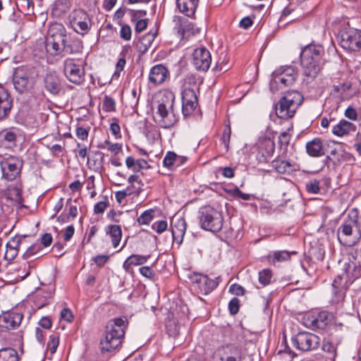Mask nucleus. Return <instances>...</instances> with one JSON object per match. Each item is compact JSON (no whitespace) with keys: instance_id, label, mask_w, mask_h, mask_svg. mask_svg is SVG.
Instances as JSON below:
<instances>
[{"instance_id":"6e6d98bb","label":"nucleus","mask_w":361,"mask_h":361,"mask_svg":"<svg viewBox=\"0 0 361 361\" xmlns=\"http://www.w3.org/2000/svg\"><path fill=\"white\" fill-rule=\"evenodd\" d=\"M120 36L123 39L129 41L132 36L131 27L128 25H123L120 30Z\"/></svg>"},{"instance_id":"0eeeda50","label":"nucleus","mask_w":361,"mask_h":361,"mask_svg":"<svg viewBox=\"0 0 361 361\" xmlns=\"http://www.w3.org/2000/svg\"><path fill=\"white\" fill-rule=\"evenodd\" d=\"M274 78L270 81V89L273 92L295 82L296 71L293 67L288 66L276 70L273 73Z\"/></svg>"},{"instance_id":"a18cd8bd","label":"nucleus","mask_w":361,"mask_h":361,"mask_svg":"<svg viewBox=\"0 0 361 361\" xmlns=\"http://www.w3.org/2000/svg\"><path fill=\"white\" fill-rule=\"evenodd\" d=\"M342 280V277L341 276H338L332 283L334 293L335 295H339V299H342L343 297Z\"/></svg>"},{"instance_id":"f03ea898","label":"nucleus","mask_w":361,"mask_h":361,"mask_svg":"<svg viewBox=\"0 0 361 361\" xmlns=\"http://www.w3.org/2000/svg\"><path fill=\"white\" fill-rule=\"evenodd\" d=\"M158 97L154 120L163 128H171L178 120V117L173 111L175 94L173 92L165 90L159 92Z\"/></svg>"},{"instance_id":"dca6fc26","label":"nucleus","mask_w":361,"mask_h":361,"mask_svg":"<svg viewBox=\"0 0 361 361\" xmlns=\"http://www.w3.org/2000/svg\"><path fill=\"white\" fill-rule=\"evenodd\" d=\"M197 105V97L194 90L185 87L182 92V111L184 116L190 115Z\"/></svg>"},{"instance_id":"9d476101","label":"nucleus","mask_w":361,"mask_h":361,"mask_svg":"<svg viewBox=\"0 0 361 361\" xmlns=\"http://www.w3.org/2000/svg\"><path fill=\"white\" fill-rule=\"evenodd\" d=\"M341 46L347 50L358 51L361 50V30L348 29L341 34Z\"/></svg>"},{"instance_id":"f3484780","label":"nucleus","mask_w":361,"mask_h":361,"mask_svg":"<svg viewBox=\"0 0 361 361\" xmlns=\"http://www.w3.org/2000/svg\"><path fill=\"white\" fill-rule=\"evenodd\" d=\"M23 318V314L16 312H9L0 317V327L6 329L18 328Z\"/></svg>"},{"instance_id":"c756f323","label":"nucleus","mask_w":361,"mask_h":361,"mask_svg":"<svg viewBox=\"0 0 361 361\" xmlns=\"http://www.w3.org/2000/svg\"><path fill=\"white\" fill-rule=\"evenodd\" d=\"M45 88L51 93L56 94L60 89V80L54 74H48L44 78Z\"/></svg>"},{"instance_id":"bb28decb","label":"nucleus","mask_w":361,"mask_h":361,"mask_svg":"<svg viewBox=\"0 0 361 361\" xmlns=\"http://www.w3.org/2000/svg\"><path fill=\"white\" fill-rule=\"evenodd\" d=\"M355 130L356 128L352 123L345 120H341L338 123L334 126L332 133L338 137H341L350 133V132H355Z\"/></svg>"},{"instance_id":"338daca9","label":"nucleus","mask_w":361,"mask_h":361,"mask_svg":"<svg viewBox=\"0 0 361 361\" xmlns=\"http://www.w3.org/2000/svg\"><path fill=\"white\" fill-rule=\"evenodd\" d=\"M126 65V59L124 58L120 59L116 63V71L114 72L113 77L118 78L120 72L123 69Z\"/></svg>"},{"instance_id":"2eb2a0df","label":"nucleus","mask_w":361,"mask_h":361,"mask_svg":"<svg viewBox=\"0 0 361 361\" xmlns=\"http://www.w3.org/2000/svg\"><path fill=\"white\" fill-rule=\"evenodd\" d=\"M3 176L8 181L15 180L20 174V161L13 157L5 159L1 163Z\"/></svg>"},{"instance_id":"49530a36","label":"nucleus","mask_w":361,"mask_h":361,"mask_svg":"<svg viewBox=\"0 0 361 361\" xmlns=\"http://www.w3.org/2000/svg\"><path fill=\"white\" fill-rule=\"evenodd\" d=\"M348 274H351L355 277H359L361 276V263L359 262L358 265L355 262H350L346 269Z\"/></svg>"},{"instance_id":"7c9ffc66","label":"nucleus","mask_w":361,"mask_h":361,"mask_svg":"<svg viewBox=\"0 0 361 361\" xmlns=\"http://www.w3.org/2000/svg\"><path fill=\"white\" fill-rule=\"evenodd\" d=\"M322 354L321 357L323 361H335L336 350L335 346L329 342H326L322 345Z\"/></svg>"},{"instance_id":"4d7b16f0","label":"nucleus","mask_w":361,"mask_h":361,"mask_svg":"<svg viewBox=\"0 0 361 361\" xmlns=\"http://www.w3.org/2000/svg\"><path fill=\"white\" fill-rule=\"evenodd\" d=\"M221 59H222L221 61H217L215 69L219 71H226L228 69L227 66L226 55L221 53L219 60Z\"/></svg>"},{"instance_id":"c85d7f7f","label":"nucleus","mask_w":361,"mask_h":361,"mask_svg":"<svg viewBox=\"0 0 361 361\" xmlns=\"http://www.w3.org/2000/svg\"><path fill=\"white\" fill-rule=\"evenodd\" d=\"M68 213L63 212L57 217L56 224L54 228L59 233H61L65 240H68Z\"/></svg>"},{"instance_id":"aec40b11","label":"nucleus","mask_w":361,"mask_h":361,"mask_svg":"<svg viewBox=\"0 0 361 361\" xmlns=\"http://www.w3.org/2000/svg\"><path fill=\"white\" fill-rule=\"evenodd\" d=\"M186 222L183 218H176L171 221V233L173 241L180 245L182 243L186 231Z\"/></svg>"},{"instance_id":"39448f33","label":"nucleus","mask_w":361,"mask_h":361,"mask_svg":"<svg viewBox=\"0 0 361 361\" xmlns=\"http://www.w3.org/2000/svg\"><path fill=\"white\" fill-rule=\"evenodd\" d=\"M49 36L47 39L46 49L52 55H56L63 51L66 48L67 40L66 30L60 23H56L51 26L49 30Z\"/></svg>"},{"instance_id":"20e7f679","label":"nucleus","mask_w":361,"mask_h":361,"mask_svg":"<svg viewBox=\"0 0 361 361\" xmlns=\"http://www.w3.org/2000/svg\"><path fill=\"white\" fill-rule=\"evenodd\" d=\"M303 101V97L298 91H288L275 105L276 115L283 119L293 117L298 106Z\"/></svg>"},{"instance_id":"a19ab883","label":"nucleus","mask_w":361,"mask_h":361,"mask_svg":"<svg viewBox=\"0 0 361 361\" xmlns=\"http://www.w3.org/2000/svg\"><path fill=\"white\" fill-rule=\"evenodd\" d=\"M176 159L177 154L175 152H168L163 160L164 166L172 169L176 164Z\"/></svg>"},{"instance_id":"bf43d9fd","label":"nucleus","mask_w":361,"mask_h":361,"mask_svg":"<svg viewBox=\"0 0 361 361\" xmlns=\"http://www.w3.org/2000/svg\"><path fill=\"white\" fill-rule=\"evenodd\" d=\"M240 301L237 298H233L229 302L228 308L231 314L234 315L238 313L239 310Z\"/></svg>"},{"instance_id":"4468645a","label":"nucleus","mask_w":361,"mask_h":361,"mask_svg":"<svg viewBox=\"0 0 361 361\" xmlns=\"http://www.w3.org/2000/svg\"><path fill=\"white\" fill-rule=\"evenodd\" d=\"M212 63L210 52L204 47L195 49L192 54V63L197 70L207 71Z\"/></svg>"},{"instance_id":"69168bd1","label":"nucleus","mask_w":361,"mask_h":361,"mask_svg":"<svg viewBox=\"0 0 361 361\" xmlns=\"http://www.w3.org/2000/svg\"><path fill=\"white\" fill-rule=\"evenodd\" d=\"M130 195L129 190L124 189L123 190L117 191L115 194L116 199L118 202L121 203L123 200L127 197Z\"/></svg>"},{"instance_id":"1a4fd4ad","label":"nucleus","mask_w":361,"mask_h":361,"mask_svg":"<svg viewBox=\"0 0 361 361\" xmlns=\"http://www.w3.org/2000/svg\"><path fill=\"white\" fill-rule=\"evenodd\" d=\"M294 345L302 351H310L317 349L320 344V338L310 332H299L293 338Z\"/></svg>"},{"instance_id":"680f3d73","label":"nucleus","mask_w":361,"mask_h":361,"mask_svg":"<svg viewBox=\"0 0 361 361\" xmlns=\"http://www.w3.org/2000/svg\"><path fill=\"white\" fill-rule=\"evenodd\" d=\"M75 133L78 138L82 140H85L88 137L89 131L87 129L85 128L77 126L75 129Z\"/></svg>"},{"instance_id":"774afa93","label":"nucleus","mask_w":361,"mask_h":361,"mask_svg":"<svg viewBox=\"0 0 361 361\" xmlns=\"http://www.w3.org/2000/svg\"><path fill=\"white\" fill-rule=\"evenodd\" d=\"M84 181H80V180H76L73 183L69 184V189H71L73 192H80Z\"/></svg>"},{"instance_id":"4c0bfd02","label":"nucleus","mask_w":361,"mask_h":361,"mask_svg":"<svg viewBox=\"0 0 361 361\" xmlns=\"http://www.w3.org/2000/svg\"><path fill=\"white\" fill-rule=\"evenodd\" d=\"M68 11L67 0H57L52 9L53 15L60 17Z\"/></svg>"},{"instance_id":"72a5a7b5","label":"nucleus","mask_w":361,"mask_h":361,"mask_svg":"<svg viewBox=\"0 0 361 361\" xmlns=\"http://www.w3.org/2000/svg\"><path fill=\"white\" fill-rule=\"evenodd\" d=\"M107 233H109L111 238L113 246L114 247H116L118 245L122 236V231L121 227L118 225L109 226Z\"/></svg>"},{"instance_id":"f257e3e1","label":"nucleus","mask_w":361,"mask_h":361,"mask_svg":"<svg viewBox=\"0 0 361 361\" xmlns=\"http://www.w3.org/2000/svg\"><path fill=\"white\" fill-rule=\"evenodd\" d=\"M324 54V48L317 44H309L302 50L301 66L307 82L313 80L321 71Z\"/></svg>"},{"instance_id":"9b49d317","label":"nucleus","mask_w":361,"mask_h":361,"mask_svg":"<svg viewBox=\"0 0 361 361\" xmlns=\"http://www.w3.org/2000/svg\"><path fill=\"white\" fill-rule=\"evenodd\" d=\"M72 28L78 34L85 35L91 27V20L87 13L82 10H74L69 20Z\"/></svg>"},{"instance_id":"e2e57ef3","label":"nucleus","mask_w":361,"mask_h":361,"mask_svg":"<svg viewBox=\"0 0 361 361\" xmlns=\"http://www.w3.org/2000/svg\"><path fill=\"white\" fill-rule=\"evenodd\" d=\"M290 135L287 132H283L279 137V143L281 146H287L289 144Z\"/></svg>"},{"instance_id":"b1692460","label":"nucleus","mask_w":361,"mask_h":361,"mask_svg":"<svg viewBox=\"0 0 361 361\" xmlns=\"http://www.w3.org/2000/svg\"><path fill=\"white\" fill-rule=\"evenodd\" d=\"M20 239L18 237H13L6 245L4 259L8 262L13 261L18 254Z\"/></svg>"},{"instance_id":"5fc2aeb1","label":"nucleus","mask_w":361,"mask_h":361,"mask_svg":"<svg viewBox=\"0 0 361 361\" xmlns=\"http://www.w3.org/2000/svg\"><path fill=\"white\" fill-rule=\"evenodd\" d=\"M131 20L135 23V30L136 32H141L144 31L146 29L149 21L147 18Z\"/></svg>"},{"instance_id":"58836bf2","label":"nucleus","mask_w":361,"mask_h":361,"mask_svg":"<svg viewBox=\"0 0 361 361\" xmlns=\"http://www.w3.org/2000/svg\"><path fill=\"white\" fill-rule=\"evenodd\" d=\"M0 139L6 145H14L16 140V134L11 130H4L0 133Z\"/></svg>"},{"instance_id":"c9c22d12","label":"nucleus","mask_w":361,"mask_h":361,"mask_svg":"<svg viewBox=\"0 0 361 361\" xmlns=\"http://www.w3.org/2000/svg\"><path fill=\"white\" fill-rule=\"evenodd\" d=\"M50 298V293H44L39 290L34 296V303L38 309H40L49 303V299Z\"/></svg>"},{"instance_id":"0e129e2a","label":"nucleus","mask_w":361,"mask_h":361,"mask_svg":"<svg viewBox=\"0 0 361 361\" xmlns=\"http://www.w3.org/2000/svg\"><path fill=\"white\" fill-rule=\"evenodd\" d=\"M140 274L147 279H152L154 276V271L149 267H142L139 269Z\"/></svg>"},{"instance_id":"5701e85b","label":"nucleus","mask_w":361,"mask_h":361,"mask_svg":"<svg viewBox=\"0 0 361 361\" xmlns=\"http://www.w3.org/2000/svg\"><path fill=\"white\" fill-rule=\"evenodd\" d=\"M150 255H131L123 262V268L126 272L132 274V266L144 264L149 259Z\"/></svg>"},{"instance_id":"cd10ccee","label":"nucleus","mask_w":361,"mask_h":361,"mask_svg":"<svg viewBox=\"0 0 361 361\" xmlns=\"http://www.w3.org/2000/svg\"><path fill=\"white\" fill-rule=\"evenodd\" d=\"M306 149L308 154L311 157H321L324 153L322 150V142L319 138L308 142L306 145Z\"/></svg>"},{"instance_id":"6e6552de","label":"nucleus","mask_w":361,"mask_h":361,"mask_svg":"<svg viewBox=\"0 0 361 361\" xmlns=\"http://www.w3.org/2000/svg\"><path fill=\"white\" fill-rule=\"evenodd\" d=\"M193 289L200 294L207 295L219 285L220 278L209 279L207 275L194 273L190 276Z\"/></svg>"},{"instance_id":"052dcab7","label":"nucleus","mask_w":361,"mask_h":361,"mask_svg":"<svg viewBox=\"0 0 361 361\" xmlns=\"http://www.w3.org/2000/svg\"><path fill=\"white\" fill-rule=\"evenodd\" d=\"M229 291L235 295H243L245 290L242 286L238 283H233L230 286Z\"/></svg>"},{"instance_id":"ddd939ff","label":"nucleus","mask_w":361,"mask_h":361,"mask_svg":"<svg viewBox=\"0 0 361 361\" xmlns=\"http://www.w3.org/2000/svg\"><path fill=\"white\" fill-rule=\"evenodd\" d=\"M355 222L349 221L343 223L338 230V239L339 242L345 246H353L357 243L359 237L353 233V227Z\"/></svg>"},{"instance_id":"37998d69","label":"nucleus","mask_w":361,"mask_h":361,"mask_svg":"<svg viewBox=\"0 0 361 361\" xmlns=\"http://www.w3.org/2000/svg\"><path fill=\"white\" fill-rule=\"evenodd\" d=\"M274 164L276 170L281 173L289 171L292 168L291 164L288 161L283 160L274 161Z\"/></svg>"},{"instance_id":"412c9836","label":"nucleus","mask_w":361,"mask_h":361,"mask_svg":"<svg viewBox=\"0 0 361 361\" xmlns=\"http://www.w3.org/2000/svg\"><path fill=\"white\" fill-rule=\"evenodd\" d=\"M178 20L179 23L178 32L183 39H188L200 32V29L187 19L179 17Z\"/></svg>"},{"instance_id":"473e14b6","label":"nucleus","mask_w":361,"mask_h":361,"mask_svg":"<svg viewBox=\"0 0 361 361\" xmlns=\"http://www.w3.org/2000/svg\"><path fill=\"white\" fill-rule=\"evenodd\" d=\"M0 361H19L18 352L13 348L0 349Z\"/></svg>"},{"instance_id":"f704fd0d","label":"nucleus","mask_w":361,"mask_h":361,"mask_svg":"<svg viewBox=\"0 0 361 361\" xmlns=\"http://www.w3.org/2000/svg\"><path fill=\"white\" fill-rule=\"evenodd\" d=\"M215 361H242V356L241 353L237 349H235L234 352L231 353V355L226 353L224 354L216 353Z\"/></svg>"},{"instance_id":"13d9d810","label":"nucleus","mask_w":361,"mask_h":361,"mask_svg":"<svg viewBox=\"0 0 361 361\" xmlns=\"http://www.w3.org/2000/svg\"><path fill=\"white\" fill-rule=\"evenodd\" d=\"M231 134V129L230 126L228 125L225 128L223 135H222V137H221V140H222L226 150H228V147H229Z\"/></svg>"},{"instance_id":"09e8293b","label":"nucleus","mask_w":361,"mask_h":361,"mask_svg":"<svg viewBox=\"0 0 361 361\" xmlns=\"http://www.w3.org/2000/svg\"><path fill=\"white\" fill-rule=\"evenodd\" d=\"M320 182L318 180H311L306 183V190L312 194H317L320 190Z\"/></svg>"},{"instance_id":"864d4df0","label":"nucleus","mask_w":361,"mask_h":361,"mask_svg":"<svg viewBox=\"0 0 361 361\" xmlns=\"http://www.w3.org/2000/svg\"><path fill=\"white\" fill-rule=\"evenodd\" d=\"M144 184L142 182L139 183H132L130 184L126 189L129 190V192H130V195H139L140 193L142 191V187Z\"/></svg>"},{"instance_id":"de8ad7c7","label":"nucleus","mask_w":361,"mask_h":361,"mask_svg":"<svg viewBox=\"0 0 361 361\" xmlns=\"http://www.w3.org/2000/svg\"><path fill=\"white\" fill-rule=\"evenodd\" d=\"M115 105V100L113 98L106 95L104 97L102 105L104 111L106 112L114 111L116 110Z\"/></svg>"},{"instance_id":"423d86ee","label":"nucleus","mask_w":361,"mask_h":361,"mask_svg":"<svg viewBox=\"0 0 361 361\" xmlns=\"http://www.w3.org/2000/svg\"><path fill=\"white\" fill-rule=\"evenodd\" d=\"M221 213L216 209L205 206L200 211V224L201 228L211 232H219L223 226Z\"/></svg>"},{"instance_id":"4be33fe9","label":"nucleus","mask_w":361,"mask_h":361,"mask_svg":"<svg viewBox=\"0 0 361 361\" xmlns=\"http://www.w3.org/2000/svg\"><path fill=\"white\" fill-rule=\"evenodd\" d=\"M169 73L167 68L161 65H156L153 66L149 74V80L154 85L163 83L169 77Z\"/></svg>"},{"instance_id":"c03bdc74","label":"nucleus","mask_w":361,"mask_h":361,"mask_svg":"<svg viewBox=\"0 0 361 361\" xmlns=\"http://www.w3.org/2000/svg\"><path fill=\"white\" fill-rule=\"evenodd\" d=\"M272 277V274L269 269H264L259 272V281L265 286L270 283Z\"/></svg>"},{"instance_id":"a878e982","label":"nucleus","mask_w":361,"mask_h":361,"mask_svg":"<svg viewBox=\"0 0 361 361\" xmlns=\"http://www.w3.org/2000/svg\"><path fill=\"white\" fill-rule=\"evenodd\" d=\"M198 2L199 0H176L180 12L188 17H192L195 15Z\"/></svg>"},{"instance_id":"a211bd4d","label":"nucleus","mask_w":361,"mask_h":361,"mask_svg":"<svg viewBox=\"0 0 361 361\" xmlns=\"http://www.w3.org/2000/svg\"><path fill=\"white\" fill-rule=\"evenodd\" d=\"M333 320V314L326 312H320L317 316L309 318L307 324L312 329H324Z\"/></svg>"},{"instance_id":"f8f14e48","label":"nucleus","mask_w":361,"mask_h":361,"mask_svg":"<svg viewBox=\"0 0 361 361\" xmlns=\"http://www.w3.org/2000/svg\"><path fill=\"white\" fill-rule=\"evenodd\" d=\"M14 87L19 93H25L32 88L35 80L23 68H18L13 75Z\"/></svg>"},{"instance_id":"ea45409f","label":"nucleus","mask_w":361,"mask_h":361,"mask_svg":"<svg viewBox=\"0 0 361 361\" xmlns=\"http://www.w3.org/2000/svg\"><path fill=\"white\" fill-rule=\"evenodd\" d=\"M154 217V210L152 209H147L140 214L137 221L139 225H148Z\"/></svg>"},{"instance_id":"7ed1b4c3","label":"nucleus","mask_w":361,"mask_h":361,"mask_svg":"<svg viewBox=\"0 0 361 361\" xmlns=\"http://www.w3.org/2000/svg\"><path fill=\"white\" fill-rule=\"evenodd\" d=\"M127 325L126 317L115 318L108 322L104 335L100 341L102 353L111 352L121 345Z\"/></svg>"},{"instance_id":"6ab92c4d","label":"nucleus","mask_w":361,"mask_h":361,"mask_svg":"<svg viewBox=\"0 0 361 361\" xmlns=\"http://www.w3.org/2000/svg\"><path fill=\"white\" fill-rule=\"evenodd\" d=\"M259 154L263 158L264 161L269 159L275 150V143L273 139L267 137H260L257 143Z\"/></svg>"},{"instance_id":"e433bc0d","label":"nucleus","mask_w":361,"mask_h":361,"mask_svg":"<svg viewBox=\"0 0 361 361\" xmlns=\"http://www.w3.org/2000/svg\"><path fill=\"white\" fill-rule=\"evenodd\" d=\"M99 149H106L114 154H118L122 150V145L119 143H112L109 140H105L98 145Z\"/></svg>"},{"instance_id":"8fccbe9b","label":"nucleus","mask_w":361,"mask_h":361,"mask_svg":"<svg viewBox=\"0 0 361 361\" xmlns=\"http://www.w3.org/2000/svg\"><path fill=\"white\" fill-rule=\"evenodd\" d=\"M290 257V253L286 250L276 251L274 253L273 262H284L288 260Z\"/></svg>"},{"instance_id":"603ef678","label":"nucleus","mask_w":361,"mask_h":361,"mask_svg":"<svg viewBox=\"0 0 361 361\" xmlns=\"http://www.w3.org/2000/svg\"><path fill=\"white\" fill-rule=\"evenodd\" d=\"M109 205L108 198L104 197V200L97 202L94 207V212L95 214H102Z\"/></svg>"},{"instance_id":"393cba45","label":"nucleus","mask_w":361,"mask_h":361,"mask_svg":"<svg viewBox=\"0 0 361 361\" xmlns=\"http://www.w3.org/2000/svg\"><path fill=\"white\" fill-rule=\"evenodd\" d=\"M12 107V100L8 92L0 87V119L4 118Z\"/></svg>"},{"instance_id":"79ce46f5","label":"nucleus","mask_w":361,"mask_h":361,"mask_svg":"<svg viewBox=\"0 0 361 361\" xmlns=\"http://www.w3.org/2000/svg\"><path fill=\"white\" fill-rule=\"evenodd\" d=\"M68 324V307H64L60 312L59 322L56 326L57 330L65 331Z\"/></svg>"},{"instance_id":"3c124183","label":"nucleus","mask_w":361,"mask_h":361,"mask_svg":"<svg viewBox=\"0 0 361 361\" xmlns=\"http://www.w3.org/2000/svg\"><path fill=\"white\" fill-rule=\"evenodd\" d=\"M167 227L168 224L166 221L164 220L155 221L152 226V228L159 234L164 232L167 229Z\"/></svg>"},{"instance_id":"2f4dec72","label":"nucleus","mask_w":361,"mask_h":361,"mask_svg":"<svg viewBox=\"0 0 361 361\" xmlns=\"http://www.w3.org/2000/svg\"><path fill=\"white\" fill-rule=\"evenodd\" d=\"M84 81V71L78 66L73 65L69 72V82L80 85Z\"/></svg>"}]
</instances>
